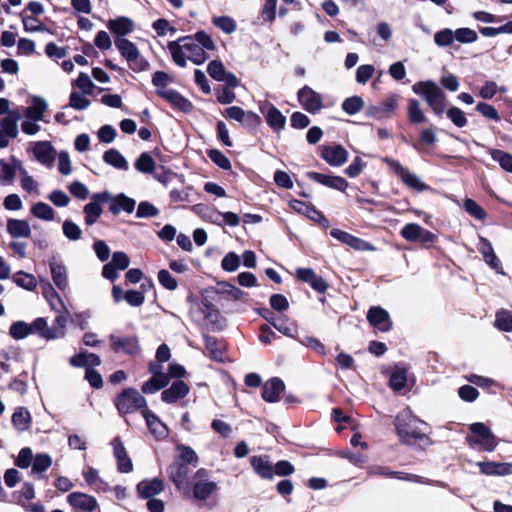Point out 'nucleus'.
<instances>
[{
	"label": "nucleus",
	"mask_w": 512,
	"mask_h": 512,
	"mask_svg": "<svg viewBox=\"0 0 512 512\" xmlns=\"http://www.w3.org/2000/svg\"><path fill=\"white\" fill-rule=\"evenodd\" d=\"M172 54L173 61L180 67L186 66V60L199 65L206 61V51L215 49V44L210 35L204 31L197 32L194 36L181 37L171 41L167 45Z\"/></svg>",
	"instance_id": "f257e3e1"
},
{
	"label": "nucleus",
	"mask_w": 512,
	"mask_h": 512,
	"mask_svg": "<svg viewBox=\"0 0 512 512\" xmlns=\"http://www.w3.org/2000/svg\"><path fill=\"white\" fill-rule=\"evenodd\" d=\"M218 491V483L211 479L210 472L199 468L191 478L189 494L184 496L190 498L197 507L212 510L219 503Z\"/></svg>",
	"instance_id": "f03ea898"
},
{
	"label": "nucleus",
	"mask_w": 512,
	"mask_h": 512,
	"mask_svg": "<svg viewBox=\"0 0 512 512\" xmlns=\"http://www.w3.org/2000/svg\"><path fill=\"white\" fill-rule=\"evenodd\" d=\"M421 424H423V422L415 417L409 410L401 411L395 419L397 435L402 442L408 444L416 440L429 441L428 436L420 429Z\"/></svg>",
	"instance_id": "7ed1b4c3"
},
{
	"label": "nucleus",
	"mask_w": 512,
	"mask_h": 512,
	"mask_svg": "<svg viewBox=\"0 0 512 512\" xmlns=\"http://www.w3.org/2000/svg\"><path fill=\"white\" fill-rule=\"evenodd\" d=\"M412 91L422 96L427 105L437 115L441 116L446 110V95L433 81H420L412 86Z\"/></svg>",
	"instance_id": "20e7f679"
},
{
	"label": "nucleus",
	"mask_w": 512,
	"mask_h": 512,
	"mask_svg": "<svg viewBox=\"0 0 512 512\" xmlns=\"http://www.w3.org/2000/svg\"><path fill=\"white\" fill-rule=\"evenodd\" d=\"M471 435L466 437V441L471 447H480L482 450L492 452L498 445L496 436L491 429L482 422H476L469 426Z\"/></svg>",
	"instance_id": "39448f33"
},
{
	"label": "nucleus",
	"mask_w": 512,
	"mask_h": 512,
	"mask_svg": "<svg viewBox=\"0 0 512 512\" xmlns=\"http://www.w3.org/2000/svg\"><path fill=\"white\" fill-rule=\"evenodd\" d=\"M383 161L410 189L417 192H423L430 189V187L426 185L416 174L404 167L399 161L388 157L384 158Z\"/></svg>",
	"instance_id": "423d86ee"
},
{
	"label": "nucleus",
	"mask_w": 512,
	"mask_h": 512,
	"mask_svg": "<svg viewBox=\"0 0 512 512\" xmlns=\"http://www.w3.org/2000/svg\"><path fill=\"white\" fill-rule=\"evenodd\" d=\"M116 406L121 414L133 413L137 410L148 409L146 399L135 389L123 391L116 400Z\"/></svg>",
	"instance_id": "0eeeda50"
},
{
	"label": "nucleus",
	"mask_w": 512,
	"mask_h": 512,
	"mask_svg": "<svg viewBox=\"0 0 512 512\" xmlns=\"http://www.w3.org/2000/svg\"><path fill=\"white\" fill-rule=\"evenodd\" d=\"M167 474L176 489L183 495L189 494V468L184 463L174 462L167 467Z\"/></svg>",
	"instance_id": "6e6552de"
},
{
	"label": "nucleus",
	"mask_w": 512,
	"mask_h": 512,
	"mask_svg": "<svg viewBox=\"0 0 512 512\" xmlns=\"http://www.w3.org/2000/svg\"><path fill=\"white\" fill-rule=\"evenodd\" d=\"M110 199H112V195L108 191L95 193L91 196V201L83 208L86 225L91 226L97 222L103 212L101 205L109 202Z\"/></svg>",
	"instance_id": "1a4fd4ad"
},
{
	"label": "nucleus",
	"mask_w": 512,
	"mask_h": 512,
	"mask_svg": "<svg viewBox=\"0 0 512 512\" xmlns=\"http://www.w3.org/2000/svg\"><path fill=\"white\" fill-rule=\"evenodd\" d=\"M31 151L34 158L46 168H52L57 157V151L49 141L32 143Z\"/></svg>",
	"instance_id": "9d476101"
},
{
	"label": "nucleus",
	"mask_w": 512,
	"mask_h": 512,
	"mask_svg": "<svg viewBox=\"0 0 512 512\" xmlns=\"http://www.w3.org/2000/svg\"><path fill=\"white\" fill-rule=\"evenodd\" d=\"M223 115L229 119L238 121L246 128H256L261 124V118L252 111H245L241 107L231 106L225 109Z\"/></svg>",
	"instance_id": "9b49d317"
},
{
	"label": "nucleus",
	"mask_w": 512,
	"mask_h": 512,
	"mask_svg": "<svg viewBox=\"0 0 512 512\" xmlns=\"http://www.w3.org/2000/svg\"><path fill=\"white\" fill-rule=\"evenodd\" d=\"M298 100L301 106L311 114L319 112L323 107L322 96L308 86L299 90Z\"/></svg>",
	"instance_id": "f8f14e48"
},
{
	"label": "nucleus",
	"mask_w": 512,
	"mask_h": 512,
	"mask_svg": "<svg viewBox=\"0 0 512 512\" xmlns=\"http://www.w3.org/2000/svg\"><path fill=\"white\" fill-rule=\"evenodd\" d=\"M68 503L79 512H99V505L95 497L81 493L73 492L67 497Z\"/></svg>",
	"instance_id": "ddd939ff"
},
{
	"label": "nucleus",
	"mask_w": 512,
	"mask_h": 512,
	"mask_svg": "<svg viewBox=\"0 0 512 512\" xmlns=\"http://www.w3.org/2000/svg\"><path fill=\"white\" fill-rule=\"evenodd\" d=\"M259 110L265 116L267 124L275 131H280L286 123L285 116L268 101L259 102Z\"/></svg>",
	"instance_id": "4468645a"
},
{
	"label": "nucleus",
	"mask_w": 512,
	"mask_h": 512,
	"mask_svg": "<svg viewBox=\"0 0 512 512\" xmlns=\"http://www.w3.org/2000/svg\"><path fill=\"white\" fill-rule=\"evenodd\" d=\"M367 320L371 326L381 332L392 329V321L388 311L380 306H372L367 313Z\"/></svg>",
	"instance_id": "2eb2a0df"
},
{
	"label": "nucleus",
	"mask_w": 512,
	"mask_h": 512,
	"mask_svg": "<svg viewBox=\"0 0 512 512\" xmlns=\"http://www.w3.org/2000/svg\"><path fill=\"white\" fill-rule=\"evenodd\" d=\"M306 176L319 184H322L326 187L338 190L345 191L348 187V182L341 176H333L327 175L319 172L309 171L306 173Z\"/></svg>",
	"instance_id": "dca6fc26"
},
{
	"label": "nucleus",
	"mask_w": 512,
	"mask_h": 512,
	"mask_svg": "<svg viewBox=\"0 0 512 512\" xmlns=\"http://www.w3.org/2000/svg\"><path fill=\"white\" fill-rule=\"evenodd\" d=\"M110 345L114 352L135 355L139 351L138 339L136 337L110 336Z\"/></svg>",
	"instance_id": "f3484780"
},
{
	"label": "nucleus",
	"mask_w": 512,
	"mask_h": 512,
	"mask_svg": "<svg viewBox=\"0 0 512 512\" xmlns=\"http://www.w3.org/2000/svg\"><path fill=\"white\" fill-rule=\"evenodd\" d=\"M401 236L411 242H432L434 234L430 231L424 230L420 225L415 223L406 224L400 232Z\"/></svg>",
	"instance_id": "a211bd4d"
},
{
	"label": "nucleus",
	"mask_w": 512,
	"mask_h": 512,
	"mask_svg": "<svg viewBox=\"0 0 512 512\" xmlns=\"http://www.w3.org/2000/svg\"><path fill=\"white\" fill-rule=\"evenodd\" d=\"M321 157L331 166H342L348 159V151L341 145L325 146Z\"/></svg>",
	"instance_id": "6ab92c4d"
},
{
	"label": "nucleus",
	"mask_w": 512,
	"mask_h": 512,
	"mask_svg": "<svg viewBox=\"0 0 512 512\" xmlns=\"http://www.w3.org/2000/svg\"><path fill=\"white\" fill-rule=\"evenodd\" d=\"M331 236L342 243L354 248L358 251H373L374 247L363 239L357 238L340 229H332Z\"/></svg>",
	"instance_id": "aec40b11"
},
{
	"label": "nucleus",
	"mask_w": 512,
	"mask_h": 512,
	"mask_svg": "<svg viewBox=\"0 0 512 512\" xmlns=\"http://www.w3.org/2000/svg\"><path fill=\"white\" fill-rule=\"evenodd\" d=\"M141 414L146 421L150 433L157 439H164L168 436L167 426L152 411L143 409Z\"/></svg>",
	"instance_id": "412c9836"
},
{
	"label": "nucleus",
	"mask_w": 512,
	"mask_h": 512,
	"mask_svg": "<svg viewBox=\"0 0 512 512\" xmlns=\"http://www.w3.org/2000/svg\"><path fill=\"white\" fill-rule=\"evenodd\" d=\"M250 464L255 473L263 479L272 480L274 467L267 456L254 455L250 458Z\"/></svg>",
	"instance_id": "4be33fe9"
},
{
	"label": "nucleus",
	"mask_w": 512,
	"mask_h": 512,
	"mask_svg": "<svg viewBox=\"0 0 512 512\" xmlns=\"http://www.w3.org/2000/svg\"><path fill=\"white\" fill-rule=\"evenodd\" d=\"M157 93L159 96L183 112H190L193 108V105L190 101H188L180 93L173 89H159Z\"/></svg>",
	"instance_id": "5701e85b"
},
{
	"label": "nucleus",
	"mask_w": 512,
	"mask_h": 512,
	"mask_svg": "<svg viewBox=\"0 0 512 512\" xmlns=\"http://www.w3.org/2000/svg\"><path fill=\"white\" fill-rule=\"evenodd\" d=\"M164 490V483L159 478L143 480L137 485V492L140 497L150 499L160 494Z\"/></svg>",
	"instance_id": "b1692460"
},
{
	"label": "nucleus",
	"mask_w": 512,
	"mask_h": 512,
	"mask_svg": "<svg viewBox=\"0 0 512 512\" xmlns=\"http://www.w3.org/2000/svg\"><path fill=\"white\" fill-rule=\"evenodd\" d=\"M114 456L117 460L118 470L122 473H129L133 469L131 459L128 457L125 447L119 438L112 442Z\"/></svg>",
	"instance_id": "393cba45"
},
{
	"label": "nucleus",
	"mask_w": 512,
	"mask_h": 512,
	"mask_svg": "<svg viewBox=\"0 0 512 512\" xmlns=\"http://www.w3.org/2000/svg\"><path fill=\"white\" fill-rule=\"evenodd\" d=\"M189 392L188 385L181 381L177 380L173 382L170 388L164 390L161 394V398L166 403H174L179 399L184 398Z\"/></svg>",
	"instance_id": "a878e982"
},
{
	"label": "nucleus",
	"mask_w": 512,
	"mask_h": 512,
	"mask_svg": "<svg viewBox=\"0 0 512 512\" xmlns=\"http://www.w3.org/2000/svg\"><path fill=\"white\" fill-rule=\"evenodd\" d=\"M151 372L153 373V376L141 387L144 394L156 393L169 383V377L165 373L158 372L153 367H151Z\"/></svg>",
	"instance_id": "bb28decb"
},
{
	"label": "nucleus",
	"mask_w": 512,
	"mask_h": 512,
	"mask_svg": "<svg viewBox=\"0 0 512 512\" xmlns=\"http://www.w3.org/2000/svg\"><path fill=\"white\" fill-rule=\"evenodd\" d=\"M398 95L390 94L382 103L369 108V114L377 117L392 115L398 107Z\"/></svg>",
	"instance_id": "cd10ccee"
},
{
	"label": "nucleus",
	"mask_w": 512,
	"mask_h": 512,
	"mask_svg": "<svg viewBox=\"0 0 512 512\" xmlns=\"http://www.w3.org/2000/svg\"><path fill=\"white\" fill-rule=\"evenodd\" d=\"M285 385L279 378H272L263 386L262 397L267 402H277L280 394L284 391Z\"/></svg>",
	"instance_id": "c85d7f7f"
},
{
	"label": "nucleus",
	"mask_w": 512,
	"mask_h": 512,
	"mask_svg": "<svg viewBox=\"0 0 512 512\" xmlns=\"http://www.w3.org/2000/svg\"><path fill=\"white\" fill-rule=\"evenodd\" d=\"M477 466L480 468L481 473L486 475H510L512 474L511 463H498V462H477Z\"/></svg>",
	"instance_id": "c756f323"
},
{
	"label": "nucleus",
	"mask_w": 512,
	"mask_h": 512,
	"mask_svg": "<svg viewBox=\"0 0 512 512\" xmlns=\"http://www.w3.org/2000/svg\"><path fill=\"white\" fill-rule=\"evenodd\" d=\"M7 232L13 238H28L31 228L26 220L10 218L7 221Z\"/></svg>",
	"instance_id": "7c9ffc66"
},
{
	"label": "nucleus",
	"mask_w": 512,
	"mask_h": 512,
	"mask_svg": "<svg viewBox=\"0 0 512 512\" xmlns=\"http://www.w3.org/2000/svg\"><path fill=\"white\" fill-rule=\"evenodd\" d=\"M111 202L110 211L113 214H118L121 211H125L127 213H132L135 209V200L126 196L125 194H118L116 196H112V199L109 200Z\"/></svg>",
	"instance_id": "2f4dec72"
},
{
	"label": "nucleus",
	"mask_w": 512,
	"mask_h": 512,
	"mask_svg": "<svg viewBox=\"0 0 512 512\" xmlns=\"http://www.w3.org/2000/svg\"><path fill=\"white\" fill-rule=\"evenodd\" d=\"M205 348L209 352L210 357L218 362L225 360V345L212 336H204Z\"/></svg>",
	"instance_id": "473e14b6"
},
{
	"label": "nucleus",
	"mask_w": 512,
	"mask_h": 512,
	"mask_svg": "<svg viewBox=\"0 0 512 512\" xmlns=\"http://www.w3.org/2000/svg\"><path fill=\"white\" fill-rule=\"evenodd\" d=\"M47 107V102L44 99L33 97L32 104L24 110V116L33 121H40L43 119Z\"/></svg>",
	"instance_id": "72a5a7b5"
},
{
	"label": "nucleus",
	"mask_w": 512,
	"mask_h": 512,
	"mask_svg": "<svg viewBox=\"0 0 512 512\" xmlns=\"http://www.w3.org/2000/svg\"><path fill=\"white\" fill-rule=\"evenodd\" d=\"M31 414L25 407H18L12 415V424L19 432L28 430L31 426Z\"/></svg>",
	"instance_id": "f704fd0d"
},
{
	"label": "nucleus",
	"mask_w": 512,
	"mask_h": 512,
	"mask_svg": "<svg viewBox=\"0 0 512 512\" xmlns=\"http://www.w3.org/2000/svg\"><path fill=\"white\" fill-rule=\"evenodd\" d=\"M107 26L112 33L122 38L133 30V22L126 17H118L116 19L109 20Z\"/></svg>",
	"instance_id": "c9c22d12"
},
{
	"label": "nucleus",
	"mask_w": 512,
	"mask_h": 512,
	"mask_svg": "<svg viewBox=\"0 0 512 512\" xmlns=\"http://www.w3.org/2000/svg\"><path fill=\"white\" fill-rule=\"evenodd\" d=\"M103 161L106 164L118 170L127 171L129 168L128 162L125 159V157L117 149L114 148H111L104 152Z\"/></svg>",
	"instance_id": "e433bc0d"
},
{
	"label": "nucleus",
	"mask_w": 512,
	"mask_h": 512,
	"mask_svg": "<svg viewBox=\"0 0 512 512\" xmlns=\"http://www.w3.org/2000/svg\"><path fill=\"white\" fill-rule=\"evenodd\" d=\"M50 271L52 280L57 288L60 290H65L68 285L65 266L62 263L52 261L50 262Z\"/></svg>",
	"instance_id": "4c0bfd02"
},
{
	"label": "nucleus",
	"mask_w": 512,
	"mask_h": 512,
	"mask_svg": "<svg viewBox=\"0 0 512 512\" xmlns=\"http://www.w3.org/2000/svg\"><path fill=\"white\" fill-rule=\"evenodd\" d=\"M29 325L32 327V333L38 332L40 337H42L46 340L60 339L61 334L56 335L54 333V328H51L48 326L47 320L45 318H42V317L36 318Z\"/></svg>",
	"instance_id": "58836bf2"
},
{
	"label": "nucleus",
	"mask_w": 512,
	"mask_h": 512,
	"mask_svg": "<svg viewBox=\"0 0 512 512\" xmlns=\"http://www.w3.org/2000/svg\"><path fill=\"white\" fill-rule=\"evenodd\" d=\"M20 162L16 158H12V163L9 164L5 162L4 160H0V167H1V183L3 185H9L12 184L16 175V172L19 171V167L17 163Z\"/></svg>",
	"instance_id": "ea45409f"
},
{
	"label": "nucleus",
	"mask_w": 512,
	"mask_h": 512,
	"mask_svg": "<svg viewBox=\"0 0 512 512\" xmlns=\"http://www.w3.org/2000/svg\"><path fill=\"white\" fill-rule=\"evenodd\" d=\"M115 46L120 51L121 55L127 60H132L139 54L136 45L126 38L117 37L115 39Z\"/></svg>",
	"instance_id": "a19ab883"
},
{
	"label": "nucleus",
	"mask_w": 512,
	"mask_h": 512,
	"mask_svg": "<svg viewBox=\"0 0 512 512\" xmlns=\"http://www.w3.org/2000/svg\"><path fill=\"white\" fill-rule=\"evenodd\" d=\"M42 282V293L46 300L49 302L51 308L54 311H59V308L63 307V302L60 296L55 292L52 285L46 281L41 280Z\"/></svg>",
	"instance_id": "79ce46f5"
},
{
	"label": "nucleus",
	"mask_w": 512,
	"mask_h": 512,
	"mask_svg": "<svg viewBox=\"0 0 512 512\" xmlns=\"http://www.w3.org/2000/svg\"><path fill=\"white\" fill-rule=\"evenodd\" d=\"M17 165L21 175V188L29 194H39L38 183L36 180L31 175H29L28 171L22 166L21 162H18Z\"/></svg>",
	"instance_id": "37998d69"
},
{
	"label": "nucleus",
	"mask_w": 512,
	"mask_h": 512,
	"mask_svg": "<svg viewBox=\"0 0 512 512\" xmlns=\"http://www.w3.org/2000/svg\"><path fill=\"white\" fill-rule=\"evenodd\" d=\"M177 452L179 453L178 457L185 465H192L196 467L199 463V457L197 453L190 446L184 444H178L176 447Z\"/></svg>",
	"instance_id": "c03bdc74"
},
{
	"label": "nucleus",
	"mask_w": 512,
	"mask_h": 512,
	"mask_svg": "<svg viewBox=\"0 0 512 512\" xmlns=\"http://www.w3.org/2000/svg\"><path fill=\"white\" fill-rule=\"evenodd\" d=\"M408 119L412 124H419L426 121L425 114L418 100L410 99L407 107Z\"/></svg>",
	"instance_id": "a18cd8bd"
},
{
	"label": "nucleus",
	"mask_w": 512,
	"mask_h": 512,
	"mask_svg": "<svg viewBox=\"0 0 512 512\" xmlns=\"http://www.w3.org/2000/svg\"><path fill=\"white\" fill-rule=\"evenodd\" d=\"M31 214L44 221H52L55 218L53 208L44 202H37L31 207Z\"/></svg>",
	"instance_id": "49530a36"
},
{
	"label": "nucleus",
	"mask_w": 512,
	"mask_h": 512,
	"mask_svg": "<svg viewBox=\"0 0 512 512\" xmlns=\"http://www.w3.org/2000/svg\"><path fill=\"white\" fill-rule=\"evenodd\" d=\"M489 154L492 159L499 163L500 167L506 172L512 173V155L499 150V149H489Z\"/></svg>",
	"instance_id": "de8ad7c7"
},
{
	"label": "nucleus",
	"mask_w": 512,
	"mask_h": 512,
	"mask_svg": "<svg viewBox=\"0 0 512 512\" xmlns=\"http://www.w3.org/2000/svg\"><path fill=\"white\" fill-rule=\"evenodd\" d=\"M12 279L16 285L28 291H33L37 287L36 278L32 274L23 271L15 273Z\"/></svg>",
	"instance_id": "09e8293b"
},
{
	"label": "nucleus",
	"mask_w": 512,
	"mask_h": 512,
	"mask_svg": "<svg viewBox=\"0 0 512 512\" xmlns=\"http://www.w3.org/2000/svg\"><path fill=\"white\" fill-rule=\"evenodd\" d=\"M9 334L13 339L21 340L32 334V327L24 321H16L10 326Z\"/></svg>",
	"instance_id": "8fccbe9b"
},
{
	"label": "nucleus",
	"mask_w": 512,
	"mask_h": 512,
	"mask_svg": "<svg viewBox=\"0 0 512 512\" xmlns=\"http://www.w3.org/2000/svg\"><path fill=\"white\" fill-rule=\"evenodd\" d=\"M58 315L55 317V324L57 328H54V333L60 335V339L66 336V327L70 320L69 311L63 306L59 308Z\"/></svg>",
	"instance_id": "3c124183"
},
{
	"label": "nucleus",
	"mask_w": 512,
	"mask_h": 512,
	"mask_svg": "<svg viewBox=\"0 0 512 512\" xmlns=\"http://www.w3.org/2000/svg\"><path fill=\"white\" fill-rule=\"evenodd\" d=\"M495 327L504 332H512V312L499 310L496 313Z\"/></svg>",
	"instance_id": "603ef678"
},
{
	"label": "nucleus",
	"mask_w": 512,
	"mask_h": 512,
	"mask_svg": "<svg viewBox=\"0 0 512 512\" xmlns=\"http://www.w3.org/2000/svg\"><path fill=\"white\" fill-rule=\"evenodd\" d=\"M214 26L219 28L225 34H232L236 31L237 24L232 17L229 16H216L212 18Z\"/></svg>",
	"instance_id": "864d4df0"
},
{
	"label": "nucleus",
	"mask_w": 512,
	"mask_h": 512,
	"mask_svg": "<svg viewBox=\"0 0 512 512\" xmlns=\"http://www.w3.org/2000/svg\"><path fill=\"white\" fill-rule=\"evenodd\" d=\"M481 240L482 247L480 251L484 257L485 262L493 269H498L500 266V261L495 255L491 243L483 238Z\"/></svg>",
	"instance_id": "5fc2aeb1"
},
{
	"label": "nucleus",
	"mask_w": 512,
	"mask_h": 512,
	"mask_svg": "<svg viewBox=\"0 0 512 512\" xmlns=\"http://www.w3.org/2000/svg\"><path fill=\"white\" fill-rule=\"evenodd\" d=\"M464 210L477 220L483 221L487 217L485 210L473 199L467 198L463 203Z\"/></svg>",
	"instance_id": "6e6d98bb"
},
{
	"label": "nucleus",
	"mask_w": 512,
	"mask_h": 512,
	"mask_svg": "<svg viewBox=\"0 0 512 512\" xmlns=\"http://www.w3.org/2000/svg\"><path fill=\"white\" fill-rule=\"evenodd\" d=\"M135 168L141 173H152L155 169V161L148 153H142L135 161Z\"/></svg>",
	"instance_id": "4d7b16f0"
},
{
	"label": "nucleus",
	"mask_w": 512,
	"mask_h": 512,
	"mask_svg": "<svg viewBox=\"0 0 512 512\" xmlns=\"http://www.w3.org/2000/svg\"><path fill=\"white\" fill-rule=\"evenodd\" d=\"M364 107V100L360 96H352L345 99L342 103V109L348 115H355Z\"/></svg>",
	"instance_id": "13d9d810"
},
{
	"label": "nucleus",
	"mask_w": 512,
	"mask_h": 512,
	"mask_svg": "<svg viewBox=\"0 0 512 512\" xmlns=\"http://www.w3.org/2000/svg\"><path fill=\"white\" fill-rule=\"evenodd\" d=\"M406 382V371L402 368H396L390 376L389 385L394 391H401Z\"/></svg>",
	"instance_id": "bf43d9fd"
},
{
	"label": "nucleus",
	"mask_w": 512,
	"mask_h": 512,
	"mask_svg": "<svg viewBox=\"0 0 512 512\" xmlns=\"http://www.w3.org/2000/svg\"><path fill=\"white\" fill-rule=\"evenodd\" d=\"M453 32L454 41H458L459 43L469 44L478 39L477 33L470 28H459L453 30Z\"/></svg>",
	"instance_id": "052dcab7"
},
{
	"label": "nucleus",
	"mask_w": 512,
	"mask_h": 512,
	"mask_svg": "<svg viewBox=\"0 0 512 512\" xmlns=\"http://www.w3.org/2000/svg\"><path fill=\"white\" fill-rule=\"evenodd\" d=\"M52 464V458L45 453L37 454L32 463V472L39 474L46 471Z\"/></svg>",
	"instance_id": "680f3d73"
},
{
	"label": "nucleus",
	"mask_w": 512,
	"mask_h": 512,
	"mask_svg": "<svg viewBox=\"0 0 512 512\" xmlns=\"http://www.w3.org/2000/svg\"><path fill=\"white\" fill-rule=\"evenodd\" d=\"M63 234L71 241H77L82 236L80 227L71 220H65L62 226Z\"/></svg>",
	"instance_id": "e2e57ef3"
},
{
	"label": "nucleus",
	"mask_w": 512,
	"mask_h": 512,
	"mask_svg": "<svg viewBox=\"0 0 512 512\" xmlns=\"http://www.w3.org/2000/svg\"><path fill=\"white\" fill-rule=\"evenodd\" d=\"M446 114L451 122L459 128L466 126L468 123L465 113L458 107L449 108Z\"/></svg>",
	"instance_id": "0e129e2a"
},
{
	"label": "nucleus",
	"mask_w": 512,
	"mask_h": 512,
	"mask_svg": "<svg viewBox=\"0 0 512 512\" xmlns=\"http://www.w3.org/2000/svg\"><path fill=\"white\" fill-rule=\"evenodd\" d=\"M453 30L449 28L442 29L435 33L434 42L439 47H447L454 41Z\"/></svg>",
	"instance_id": "69168bd1"
},
{
	"label": "nucleus",
	"mask_w": 512,
	"mask_h": 512,
	"mask_svg": "<svg viewBox=\"0 0 512 512\" xmlns=\"http://www.w3.org/2000/svg\"><path fill=\"white\" fill-rule=\"evenodd\" d=\"M158 214L159 210L148 201L140 202L136 211V217L138 218H151Z\"/></svg>",
	"instance_id": "338daca9"
},
{
	"label": "nucleus",
	"mask_w": 512,
	"mask_h": 512,
	"mask_svg": "<svg viewBox=\"0 0 512 512\" xmlns=\"http://www.w3.org/2000/svg\"><path fill=\"white\" fill-rule=\"evenodd\" d=\"M69 106L76 110H84L90 106V100L84 95L73 91L69 97Z\"/></svg>",
	"instance_id": "774afa93"
}]
</instances>
